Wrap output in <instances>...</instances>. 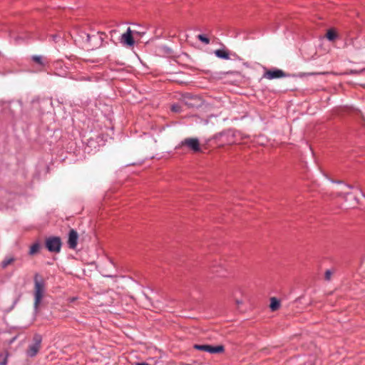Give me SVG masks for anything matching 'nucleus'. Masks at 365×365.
Returning <instances> with one entry per match:
<instances>
[{
    "label": "nucleus",
    "mask_w": 365,
    "mask_h": 365,
    "mask_svg": "<svg viewBox=\"0 0 365 365\" xmlns=\"http://www.w3.org/2000/svg\"><path fill=\"white\" fill-rule=\"evenodd\" d=\"M117 33V30L115 29H113L110 31V34L111 35V36H113V34H115Z\"/></svg>",
    "instance_id": "cd10ccee"
},
{
    "label": "nucleus",
    "mask_w": 365,
    "mask_h": 365,
    "mask_svg": "<svg viewBox=\"0 0 365 365\" xmlns=\"http://www.w3.org/2000/svg\"><path fill=\"white\" fill-rule=\"evenodd\" d=\"M280 307V302L276 297H272L270 300L269 307L272 311L277 310Z\"/></svg>",
    "instance_id": "ddd939ff"
},
{
    "label": "nucleus",
    "mask_w": 365,
    "mask_h": 365,
    "mask_svg": "<svg viewBox=\"0 0 365 365\" xmlns=\"http://www.w3.org/2000/svg\"><path fill=\"white\" fill-rule=\"evenodd\" d=\"M78 232L73 230L71 229L69 231L68 234V245L69 248L71 249H76L78 245Z\"/></svg>",
    "instance_id": "9b49d317"
},
{
    "label": "nucleus",
    "mask_w": 365,
    "mask_h": 365,
    "mask_svg": "<svg viewBox=\"0 0 365 365\" xmlns=\"http://www.w3.org/2000/svg\"><path fill=\"white\" fill-rule=\"evenodd\" d=\"M345 186L349 187V188H350V189L353 188V187L351 185H349V184H345Z\"/></svg>",
    "instance_id": "c756f323"
},
{
    "label": "nucleus",
    "mask_w": 365,
    "mask_h": 365,
    "mask_svg": "<svg viewBox=\"0 0 365 365\" xmlns=\"http://www.w3.org/2000/svg\"><path fill=\"white\" fill-rule=\"evenodd\" d=\"M364 73H365V68H361L359 70L351 69L347 72V73L351 74V75H359V74H361Z\"/></svg>",
    "instance_id": "6ab92c4d"
},
{
    "label": "nucleus",
    "mask_w": 365,
    "mask_h": 365,
    "mask_svg": "<svg viewBox=\"0 0 365 365\" xmlns=\"http://www.w3.org/2000/svg\"><path fill=\"white\" fill-rule=\"evenodd\" d=\"M81 37L83 38H86V42L91 46L99 48V35H97V33L93 35H90L87 33L83 32Z\"/></svg>",
    "instance_id": "1a4fd4ad"
},
{
    "label": "nucleus",
    "mask_w": 365,
    "mask_h": 365,
    "mask_svg": "<svg viewBox=\"0 0 365 365\" xmlns=\"http://www.w3.org/2000/svg\"><path fill=\"white\" fill-rule=\"evenodd\" d=\"M236 302H237V304H242V302L240 301V300H237Z\"/></svg>",
    "instance_id": "2f4dec72"
},
{
    "label": "nucleus",
    "mask_w": 365,
    "mask_h": 365,
    "mask_svg": "<svg viewBox=\"0 0 365 365\" xmlns=\"http://www.w3.org/2000/svg\"><path fill=\"white\" fill-rule=\"evenodd\" d=\"M171 110L175 113H180L182 110V108L179 104H173L171 106Z\"/></svg>",
    "instance_id": "412c9836"
},
{
    "label": "nucleus",
    "mask_w": 365,
    "mask_h": 365,
    "mask_svg": "<svg viewBox=\"0 0 365 365\" xmlns=\"http://www.w3.org/2000/svg\"><path fill=\"white\" fill-rule=\"evenodd\" d=\"M15 261V258L14 257H6L3 261L1 262V267L2 269L6 268L9 264L13 263Z\"/></svg>",
    "instance_id": "dca6fc26"
},
{
    "label": "nucleus",
    "mask_w": 365,
    "mask_h": 365,
    "mask_svg": "<svg viewBox=\"0 0 365 365\" xmlns=\"http://www.w3.org/2000/svg\"><path fill=\"white\" fill-rule=\"evenodd\" d=\"M331 275H332V272L330 269H327L324 274L325 279L327 281H329L331 279Z\"/></svg>",
    "instance_id": "5701e85b"
},
{
    "label": "nucleus",
    "mask_w": 365,
    "mask_h": 365,
    "mask_svg": "<svg viewBox=\"0 0 365 365\" xmlns=\"http://www.w3.org/2000/svg\"><path fill=\"white\" fill-rule=\"evenodd\" d=\"M144 294V296L145 297V298H146L147 299H150V298H149V297H148L145 294Z\"/></svg>",
    "instance_id": "473e14b6"
},
{
    "label": "nucleus",
    "mask_w": 365,
    "mask_h": 365,
    "mask_svg": "<svg viewBox=\"0 0 365 365\" xmlns=\"http://www.w3.org/2000/svg\"><path fill=\"white\" fill-rule=\"evenodd\" d=\"M133 34H136V35H139V36H143L145 34V31H133Z\"/></svg>",
    "instance_id": "393cba45"
},
{
    "label": "nucleus",
    "mask_w": 365,
    "mask_h": 365,
    "mask_svg": "<svg viewBox=\"0 0 365 365\" xmlns=\"http://www.w3.org/2000/svg\"><path fill=\"white\" fill-rule=\"evenodd\" d=\"M9 356V354L6 353L4 356L3 354H0V357H3V359L0 361V365H7V357Z\"/></svg>",
    "instance_id": "4be33fe9"
},
{
    "label": "nucleus",
    "mask_w": 365,
    "mask_h": 365,
    "mask_svg": "<svg viewBox=\"0 0 365 365\" xmlns=\"http://www.w3.org/2000/svg\"><path fill=\"white\" fill-rule=\"evenodd\" d=\"M31 58L33 61L41 66H45L46 65L43 58L41 56L34 55L31 56Z\"/></svg>",
    "instance_id": "2eb2a0df"
},
{
    "label": "nucleus",
    "mask_w": 365,
    "mask_h": 365,
    "mask_svg": "<svg viewBox=\"0 0 365 365\" xmlns=\"http://www.w3.org/2000/svg\"><path fill=\"white\" fill-rule=\"evenodd\" d=\"M45 246L50 252L58 253L62 246L61 239L56 236L48 237L46 239Z\"/></svg>",
    "instance_id": "20e7f679"
},
{
    "label": "nucleus",
    "mask_w": 365,
    "mask_h": 365,
    "mask_svg": "<svg viewBox=\"0 0 365 365\" xmlns=\"http://www.w3.org/2000/svg\"><path fill=\"white\" fill-rule=\"evenodd\" d=\"M133 34V31L128 27L126 32L121 35V43L130 47L133 46L135 43Z\"/></svg>",
    "instance_id": "9d476101"
},
{
    "label": "nucleus",
    "mask_w": 365,
    "mask_h": 365,
    "mask_svg": "<svg viewBox=\"0 0 365 365\" xmlns=\"http://www.w3.org/2000/svg\"><path fill=\"white\" fill-rule=\"evenodd\" d=\"M193 347L197 350L206 351L210 354L222 353L225 350L222 345L212 346L210 344H195Z\"/></svg>",
    "instance_id": "423d86ee"
},
{
    "label": "nucleus",
    "mask_w": 365,
    "mask_h": 365,
    "mask_svg": "<svg viewBox=\"0 0 365 365\" xmlns=\"http://www.w3.org/2000/svg\"><path fill=\"white\" fill-rule=\"evenodd\" d=\"M339 195L343 197L346 200L348 199V197H353L351 192H347V193H344V194L340 193V194H339Z\"/></svg>",
    "instance_id": "b1692460"
},
{
    "label": "nucleus",
    "mask_w": 365,
    "mask_h": 365,
    "mask_svg": "<svg viewBox=\"0 0 365 365\" xmlns=\"http://www.w3.org/2000/svg\"><path fill=\"white\" fill-rule=\"evenodd\" d=\"M135 365H149V364L146 362H137L135 363Z\"/></svg>",
    "instance_id": "bb28decb"
},
{
    "label": "nucleus",
    "mask_w": 365,
    "mask_h": 365,
    "mask_svg": "<svg viewBox=\"0 0 365 365\" xmlns=\"http://www.w3.org/2000/svg\"><path fill=\"white\" fill-rule=\"evenodd\" d=\"M326 36L328 40L331 41H334L336 37H337V34H336V32L332 30V29H329L327 34H326Z\"/></svg>",
    "instance_id": "f3484780"
},
{
    "label": "nucleus",
    "mask_w": 365,
    "mask_h": 365,
    "mask_svg": "<svg viewBox=\"0 0 365 365\" xmlns=\"http://www.w3.org/2000/svg\"><path fill=\"white\" fill-rule=\"evenodd\" d=\"M41 249V245L38 242H34L31 247L29 252L30 255H34L39 252Z\"/></svg>",
    "instance_id": "4468645a"
},
{
    "label": "nucleus",
    "mask_w": 365,
    "mask_h": 365,
    "mask_svg": "<svg viewBox=\"0 0 365 365\" xmlns=\"http://www.w3.org/2000/svg\"><path fill=\"white\" fill-rule=\"evenodd\" d=\"M353 200L356 202L354 205H356L357 204V199H356V197H353Z\"/></svg>",
    "instance_id": "7c9ffc66"
},
{
    "label": "nucleus",
    "mask_w": 365,
    "mask_h": 365,
    "mask_svg": "<svg viewBox=\"0 0 365 365\" xmlns=\"http://www.w3.org/2000/svg\"><path fill=\"white\" fill-rule=\"evenodd\" d=\"M210 268L211 272L217 277H225L228 274L227 269L224 263L215 262L211 265Z\"/></svg>",
    "instance_id": "0eeeda50"
},
{
    "label": "nucleus",
    "mask_w": 365,
    "mask_h": 365,
    "mask_svg": "<svg viewBox=\"0 0 365 365\" xmlns=\"http://www.w3.org/2000/svg\"><path fill=\"white\" fill-rule=\"evenodd\" d=\"M33 341L34 343L30 344L26 350V355L29 357H34L38 354L41 348L42 336L38 334H36L34 336Z\"/></svg>",
    "instance_id": "39448f33"
},
{
    "label": "nucleus",
    "mask_w": 365,
    "mask_h": 365,
    "mask_svg": "<svg viewBox=\"0 0 365 365\" xmlns=\"http://www.w3.org/2000/svg\"><path fill=\"white\" fill-rule=\"evenodd\" d=\"M52 38H53V40L54 41H56H56H57V40H58L60 37H59L58 36H57V35H53V36H52Z\"/></svg>",
    "instance_id": "a878e982"
},
{
    "label": "nucleus",
    "mask_w": 365,
    "mask_h": 365,
    "mask_svg": "<svg viewBox=\"0 0 365 365\" xmlns=\"http://www.w3.org/2000/svg\"><path fill=\"white\" fill-rule=\"evenodd\" d=\"M197 38L202 43H204L205 44H208L210 43V39L208 37H207L204 34H199L197 36Z\"/></svg>",
    "instance_id": "aec40b11"
},
{
    "label": "nucleus",
    "mask_w": 365,
    "mask_h": 365,
    "mask_svg": "<svg viewBox=\"0 0 365 365\" xmlns=\"http://www.w3.org/2000/svg\"><path fill=\"white\" fill-rule=\"evenodd\" d=\"M220 135L222 140L230 145L237 143L243 138L240 131L232 128L222 132Z\"/></svg>",
    "instance_id": "7ed1b4c3"
},
{
    "label": "nucleus",
    "mask_w": 365,
    "mask_h": 365,
    "mask_svg": "<svg viewBox=\"0 0 365 365\" xmlns=\"http://www.w3.org/2000/svg\"><path fill=\"white\" fill-rule=\"evenodd\" d=\"M183 147L194 153L201 151L200 140L197 138H187L181 140L178 145L175 146V150H180Z\"/></svg>",
    "instance_id": "f03ea898"
},
{
    "label": "nucleus",
    "mask_w": 365,
    "mask_h": 365,
    "mask_svg": "<svg viewBox=\"0 0 365 365\" xmlns=\"http://www.w3.org/2000/svg\"><path fill=\"white\" fill-rule=\"evenodd\" d=\"M287 76H288V75L280 69L268 70L264 74V77L269 80L284 78Z\"/></svg>",
    "instance_id": "6e6552de"
},
{
    "label": "nucleus",
    "mask_w": 365,
    "mask_h": 365,
    "mask_svg": "<svg viewBox=\"0 0 365 365\" xmlns=\"http://www.w3.org/2000/svg\"><path fill=\"white\" fill-rule=\"evenodd\" d=\"M34 314H37L39 310V305L45 293V283L42 277L38 274H35L34 277Z\"/></svg>",
    "instance_id": "f257e3e1"
},
{
    "label": "nucleus",
    "mask_w": 365,
    "mask_h": 365,
    "mask_svg": "<svg viewBox=\"0 0 365 365\" xmlns=\"http://www.w3.org/2000/svg\"><path fill=\"white\" fill-rule=\"evenodd\" d=\"M331 182H334V183H337V184L342 183V182H341V181H339V180H336V181H334V180H332Z\"/></svg>",
    "instance_id": "c85d7f7f"
},
{
    "label": "nucleus",
    "mask_w": 365,
    "mask_h": 365,
    "mask_svg": "<svg viewBox=\"0 0 365 365\" xmlns=\"http://www.w3.org/2000/svg\"><path fill=\"white\" fill-rule=\"evenodd\" d=\"M215 55L221 59L229 60L230 58V51L227 49L222 48L214 51Z\"/></svg>",
    "instance_id": "f8f14e48"
},
{
    "label": "nucleus",
    "mask_w": 365,
    "mask_h": 365,
    "mask_svg": "<svg viewBox=\"0 0 365 365\" xmlns=\"http://www.w3.org/2000/svg\"><path fill=\"white\" fill-rule=\"evenodd\" d=\"M97 35H99V47L103 46L104 45L105 38L107 37L106 33L102 31H98Z\"/></svg>",
    "instance_id": "a211bd4d"
}]
</instances>
